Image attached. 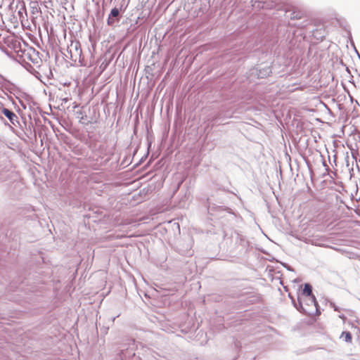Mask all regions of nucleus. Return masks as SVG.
<instances>
[{"label": "nucleus", "instance_id": "0eeeda50", "mask_svg": "<svg viewBox=\"0 0 360 360\" xmlns=\"http://www.w3.org/2000/svg\"><path fill=\"white\" fill-rule=\"evenodd\" d=\"M115 20H113V18L110 15H109L108 18V25H112L114 23Z\"/></svg>", "mask_w": 360, "mask_h": 360}, {"label": "nucleus", "instance_id": "7ed1b4c3", "mask_svg": "<svg viewBox=\"0 0 360 360\" xmlns=\"http://www.w3.org/2000/svg\"><path fill=\"white\" fill-rule=\"evenodd\" d=\"M77 118L79 120V122L83 124L87 125L91 123V122L87 120V116L85 112L82 110L77 111Z\"/></svg>", "mask_w": 360, "mask_h": 360}, {"label": "nucleus", "instance_id": "f257e3e1", "mask_svg": "<svg viewBox=\"0 0 360 360\" xmlns=\"http://www.w3.org/2000/svg\"><path fill=\"white\" fill-rule=\"evenodd\" d=\"M340 217L335 212H326L322 217V224L328 229L334 232H339L346 227V222L340 220Z\"/></svg>", "mask_w": 360, "mask_h": 360}, {"label": "nucleus", "instance_id": "f03ea898", "mask_svg": "<svg viewBox=\"0 0 360 360\" xmlns=\"http://www.w3.org/2000/svg\"><path fill=\"white\" fill-rule=\"evenodd\" d=\"M311 292H312L311 286L309 284H305L304 287V289H303V295L306 297H299V299H298V302H299L301 307L303 309V310L304 311H307V310L303 308L302 304H303L304 302H305L306 299H308L311 303H314L315 302L314 297H311Z\"/></svg>", "mask_w": 360, "mask_h": 360}, {"label": "nucleus", "instance_id": "423d86ee", "mask_svg": "<svg viewBox=\"0 0 360 360\" xmlns=\"http://www.w3.org/2000/svg\"><path fill=\"white\" fill-rule=\"evenodd\" d=\"M118 15H119V11L117 8H115L111 10V12L110 14V16H112V18H115V17L118 16Z\"/></svg>", "mask_w": 360, "mask_h": 360}, {"label": "nucleus", "instance_id": "20e7f679", "mask_svg": "<svg viewBox=\"0 0 360 360\" xmlns=\"http://www.w3.org/2000/svg\"><path fill=\"white\" fill-rule=\"evenodd\" d=\"M1 112L12 123L17 118L16 115L7 108H3Z\"/></svg>", "mask_w": 360, "mask_h": 360}, {"label": "nucleus", "instance_id": "39448f33", "mask_svg": "<svg viewBox=\"0 0 360 360\" xmlns=\"http://www.w3.org/2000/svg\"><path fill=\"white\" fill-rule=\"evenodd\" d=\"M340 338H343L344 340L347 342H352V336L351 333L348 331H343L342 334L340 335Z\"/></svg>", "mask_w": 360, "mask_h": 360}]
</instances>
